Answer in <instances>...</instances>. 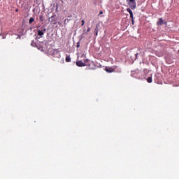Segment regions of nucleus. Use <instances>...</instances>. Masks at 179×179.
Returning <instances> with one entry per match:
<instances>
[{
  "mask_svg": "<svg viewBox=\"0 0 179 179\" xmlns=\"http://www.w3.org/2000/svg\"><path fill=\"white\" fill-rule=\"evenodd\" d=\"M126 2L130 6V8H126V12L130 14V18L132 19V22H134V14L131 13V10L136 9V0H126Z\"/></svg>",
  "mask_w": 179,
  "mask_h": 179,
  "instance_id": "1",
  "label": "nucleus"
},
{
  "mask_svg": "<svg viewBox=\"0 0 179 179\" xmlns=\"http://www.w3.org/2000/svg\"><path fill=\"white\" fill-rule=\"evenodd\" d=\"M85 63H83L82 61H77V66L78 67H83L87 66L89 67V69H92L91 66L93 65V62L89 61V59H85Z\"/></svg>",
  "mask_w": 179,
  "mask_h": 179,
  "instance_id": "2",
  "label": "nucleus"
},
{
  "mask_svg": "<svg viewBox=\"0 0 179 179\" xmlns=\"http://www.w3.org/2000/svg\"><path fill=\"white\" fill-rule=\"evenodd\" d=\"M44 33H45V29H42L41 30H38V36H44Z\"/></svg>",
  "mask_w": 179,
  "mask_h": 179,
  "instance_id": "3",
  "label": "nucleus"
},
{
  "mask_svg": "<svg viewBox=\"0 0 179 179\" xmlns=\"http://www.w3.org/2000/svg\"><path fill=\"white\" fill-rule=\"evenodd\" d=\"M162 24H166V22H162V18H159V21H157V26H162Z\"/></svg>",
  "mask_w": 179,
  "mask_h": 179,
  "instance_id": "4",
  "label": "nucleus"
},
{
  "mask_svg": "<svg viewBox=\"0 0 179 179\" xmlns=\"http://www.w3.org/2000/svg\"><path fill=\"white\" fill-rule=\"evenodd\" d=\"M106 72H108V73H113V68H111V67H106Z\"/></svg>",
  "mask_w": 179,
  "mask_h": 179,
  "instance_id": "5",
  "label": "nucleus"
},
{
  "mask_svg": "<svg viewBox=\"0 0 179 179\" xmlns=\"http://www.w3.org/2000/svg\"><path fill=\"white\" fill-rule=\"evenodd\" d=\"M64 62H66V63L71 62V57L66 55V57L64 58Z\"/></svg>",
  "mask_w": 179,
  "mask_h": 179,
  "instance_id": "6",
  "label": "nucleus"
},
{
  "mask_svg": "<svg viewBox=\"0 0 179 179\" xmlns=\"http://www.w3.org/2000/svg\"><path fill=\"white\" fill-rule=\"evenodd\" d=\"M146 82H148V83H152V77H148V78H146Z\"/></svg>",
  "mask_w": 179,
  "mask_h": 179,
  "instance_id": "7",
  "label": "nucleus"
},
{
  "mask_svg": "<svg viewBox=\"0 0 179 179\" xmlns=\"http://www.w3.org/2000/svg\"><path fill=\"white\" fill-rule=\"evenodd\" d=\"M33 22H34V17H30V20H29L28 23L31 24Z\"/></svg>",
  "mask_w": 179,
  "mask_h": 179,
  "instance_id": "8",
  "label": "nucleus"
},
{
  "mask_svg": "<svg viewBox=\"0 0 179 179\" xmlns=\"http://www.w3.org/2000/svg\"><path fill=\"white\" fill-rule=\"evenodd\" d=\"M40 22H44V17L40 15Z\"/></svg>",
  "mask_w": 179,
  "mask_h": 179,
  "instance_id": "9",
  "label": "nucleus"
},
{
  "mask_svg": "<svg viewBox=\"0 0 179 179\" xmlns=\"http://www.w3.org/2000/svg\"><path fill=\"white\" fill-rule=\"evenodd\" d=\"M54 18H55V16L50 17V22H54Z\"/></svg>",
  "mask_w": 179,
  "mask_h": 179,
  "instance_id": "10",
  "label": "nucleus"
},
{
  "mask_svg": "<svg viewBox=\"0 0 179 179\" xmlns=\"http://www.w3.org/2000/svg\"><path fill=\"white\" fill-rule=\"evenodd\" d=\"M85 25V20H81V27Z\"/></svg>",
  "mask_w": 179,
  "mask_h": 179,
  "instance_id": "11",
  "label": "nucleus"
},
{
  "mask_svg": "<svg viewBox=\"0 0 179 179\" xmlns=\"http://www.w3.org/2000/svg\"><path fill=\"white\" fill-rule=\"evenodd\" d=\"M99 3H101V1H95V5H99Z\"/></svg>",
  "mask_w": 179,
  "mask_h": 179,
  "instance_id": "12",
  "label": "nucleus"
},
{
  "mask_svg": "<svg viewBox=\"0 0 179 179\" xmlns=\"http://www.w3.org/2000/svg\"><path fill=\"white\" fill-rule=\"evenodd\" d=\"M97 28H95V36H97Z\"/></svg>",
  "mask_w": 179,
  "mask_h": 179,
  "instance_id": "13",
  "label": "nucleus"
},
{
  "mask_svg": "<svg viewBox=\"0 0 179 179\" xmlns=\"http://www.w3.org/2000/svg\"><path fill=\"white\" fill-rule=\"evenodd\" d=\"M90 31H91V29L87 28V32H89Z\"/></svg>",
  "mask_w": 179,
  "mask_h": 179,
  "instance_id": "14",
  "label": "nucleus"
},
{
  "mask_svg": "<svg viewBox=\"0 0 179 179\" xmlns=\"http://www.w3.org/2000/svg\"><path fill=\"white\" fill-rule=\"evenodd\" d=\"M103 12L102 11H99V15H102Z\"/></svg>",
  "mask_w": 179,
  "mask_h": 179,
  "instance_id": "15",
  "label": "nucleus"
},
{
  "mask_svg": "<svg viewBox=\"0 0 179 179\" xmlns=\"http://www.w3.org/2000/svg\"><path fill=\"white\" fill-rule=\"evenodd\" d=\"M15 13H17L18 12V10H17V9H15Z\"/></svg>",
  "mask_w": 179,
  "mask_h": 179,
  "instance_id": "16",
  "label": "nucleus"
},
{
  "mask_svg": "<svg viewBox=\"0 0 179 179\" xmlns=\"http://www.w3.org/2000/svg\"><path fill=\"white\" fill-rule=\"evenodd\" d=\"M76 47L78 48V45H76Z\"/></svg>",
  "mask_w": 179,
  "mask_h": 179,
  "instance_id": "17",
  "label": "nucleus"
},
{
  "mask_svg": "<svg viewBox=\"0 0 179 179\" xmlns=\"http://www.w3.org/2000/svg\"><path fill=\"white\" fill-rule=\"evenodd\" d=\"M135 55L138 56V53L135 54Z\"/></svg>",
  "mask_w": 179,
  "mask_h": 179,
  "instance_id": "18",
  "label": "nucleus"
},
{
  "mask_svg": "<svg viewBox=\"0 0 179 179\" xmlns=\"http://www.w3.org/2000/svg\"><path fill=\"white\" fill-rule=\"evenodd\" d=\"M178 52H179V50H178Z\"/></svg>",
  "mask_w": 179,
  "mask_h": 179,
  "instance_id": "19",
  "label": "nucleus"
}]
</instances>
